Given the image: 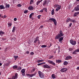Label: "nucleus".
<instances>
[{"label":"nucleus","mask_w":79,"mask_h":79,"mask_svg":"<svg viewBox=\"0 0 79 79\" xmlns=\"http://www.w3.org/2000/svg\"><path fill=\"white\" fill-rule=\"evenodd\" d=\"M26 53L27 54H29V51H26Z\"/></svg>","instance_id":"obj_53"},{"label":"nucleus","mask_w":79,"mask_h":79,"mask_svg":"<svg viewBox=\"0 0 79 79\" xmlns=\"http://www.w3.org/2000/svg\"><path fill=\"white\" fill-rule=\"evenodd\" d=\"M17 6L18 7H19V6H20V4H18V5H17Z\"/></svg>","instance_id":"obj_60"},{"label":"nucleus","mask_w":79,"mask_h":79,"mask_svg":"<svg viewBox=\"0 0 79 79\" xmlns=\"http://www.w3.org/2000/svg\"><path fill=\"white\" fill-rule=\"evenodd\" d=\"M31 15L32 16L34 15V13H32Z\"/></svg>","instance_id":"obj_52"},{"label":"nucleus","mask_w":79,"mask_h":79,"mask_svg":"<svg viewBox=\"0 0 79 79\" xmlns=\"http://www.w3.org/2000/svg\"><path fill=\"white\" fill-rule=\"evenodd\" d=\"M70 42L73 45H75L76 44V41H73V40H70Z\"/></svg>","instance_id":"obj_8"},{"label":"nucleus","mask_w":79,"mask_h":79,"mask_svg":"<svg viewBox=\"0 0 79 79\" xmlns=\"http://www.w3.org/2000/svg\"><path fill=\"white\" fill-rule=\"evenodd\" d=\"M35 73H34L32 74H31L28 73H27L26 74V76L29 78H30V77H32L33 76H35Z\"/></svg>","instance_id":"obj_7"},{"label":"nucleus","mask_w":79,"mask_h":79,"mask_svg":"<svg viewBox=\"0 0 79 79\" xmlns=\"http://www.w3.org/2000/svg\"><path fill=\"white\" fill-rule=\"evenodd\" d=\"M51 46H52V44H50V46H48V47L49 48H50V47H51Z\"/></svg>","instance_id":"obj_59"},{"label":"nucleus","mask_w":79,"mask_h":79,"mask_svg":"<svg viewBox=\"0 0 79 79\" xmlns=\"http://www.w3.org/2000/svg\"><path fill=\"white\" fill-rule=\"evenodd\" d=\"M37 42H38V44H40V40H39V37L38 36H36L35 39V40H34L33 42L34 44H35Z\"/></svg>","instance_id":"obj_4"},{"label":"nucleus","mask_w":79,"mask_h":79,"mask_svg":"<svg viewBox=\"0 0 79 79\" xmlns=\"http://www.w3.org/2000/svg\"><path fill=\"white\" fill-rule=\"evenodd\" d=\"M38 73L39 76L40 78H44V74L42 72H41L40 71H39Z\"/></svg>","instance_id":"obj_5"},{"label":"nucleus","mask_w":79,"mask_h":79,"mask_svg":"<svg viewBox=\"0 0 79 79\" xmlns=\"http://www.w3.org/2000/svg\"><path fill=\"white\" fill-rule=\"evenodd\" d=\"M4 18H6V16L5 15H4Z\"/></svg>","instance_id":"obj_61"},{"label":"nucleus","mask_w":79,"mask_h":79,"mask_svg":"<svg viewBox=\"0 0 79 79\" xmlns=\"http://www.w3.org/2000/svg\"><path fill=\"white\" fill-rule=\"evenodd\" d=\"M40 27L41 28H43V27H44V26L41 25L40 26Z\"/></svg>","instance_id":"obj_58"},{"label":"nucleus","mask_w":79,"mask_h":79,"mask_svg":"<svg viewBox=\"0 0 79 79\" xmlns=\"http://www.w3.org/2000/svg\"><path fill=\"white\" fill-rule=\"evenodd\" d=\"M45 64V62H43V63H41V64Z\"/></svg>","instance_id":"obj_57"},{"label":"nucleus","mask_w":79,"mask_h":79,"mask_svg":"<svg viewBox=\"0 0 79 79\" xmlns=\"http://www.w3.org/2000/svg\"><path fill=\"white\" fill-rule=\"evenodd\" d=\"M14 57L15 58V60H16L17 59V58H18V56H14Z\"/></svg>","instance_id":"obj_40"},{"label":"nucleus","mask_w":79,"mask_h":79,"mask_svg":"<svg viewBox=\"0 0 79 79\" xmlns=\"http://www.w3.org/2000/svg\"><path fill=\"white\" fill-rule=\"evenodd\" d=\"M54 8H57L56 9V11H58L59 10H60L61 9V6L60 5H59L58 4H55L54 5Z\"/></svg>","instance_id":"obj_3"},{"label":"nucleus","mask_w":79,"mask_h":79,"mask_svg":"<svg viewBox=\"0 0 79 79\" xmlns=\"http://www.w3.org/2000/svg\"><path fill=\"white\" fill-rule=\"evenodd\" d=\"M74 10L76 11H79V5H77L74 8Z\"/></svg>","instance_id":"obj_11"},{"label":"nucleus","mask_w":79,"mask_h":79,"mask_svg":"<svg viewBox=\"0 0 79 79\" xmlns=\"http://www.w3.org/2000/svg\"><path fill=\"white\" fill-rule=\"evenodd\" d=\"M9 7H10V4H8L7 3H6L5 8H9Z\"/></svg>","instance_id":"obj_23"},{"label":"nucleus","mask_w":79,"mask_h":79,"mask_svg":"<svg viewBox=\"0 0 79 79\" xmlns=\"http://www.w3.org/2000/svg\"><path fill=\"white\" fill-rule=\"evenodd\" d=\"M25 69H22L21 70V72H22V73H25Z\"/></svg>","instance_id":"obj_28"},{"label":"nucleus","mask_w":79,"mask_h":79,"mask_svg":"<svg viewBox=\"0 0 79 79\" xmlns=\"http://www.w3.org/2000/svg\"><path fill=\"white\" fill-rule=\"evenodd\" d=\"M51 14L52 15H54L55 14V11H54V9H52V11Z\"/></svg>","instance_id":"obj_24"},{"label":"nucleus","mask_w":79,"mask_h":79,"mask_svg":"<svg viewBox=\"0 0 79 79\" xmlns=\"http://www.w3.org/2000/svg\"><path fill=\"white\" fill-rule=\"evenodd\" d=\"M41 15H39L38 16H37V18H38V19H40V17L41 16Z\"/></svg>","instance_id":"obj_37"},{"label":"nucleus","mask_w":79,"mask_h":79,"mask_svg":"<svg viewBox=\"0 0 79 79\" xmlns=\"http://www.w3.org/2000/svg\"><path fill=\"white\" fill-rule=\"evenodd\" d=\"M43 9L41 10H40V13H43Z\"/></svg>","instance_id":"obj_47"},{"label":"nucleus","mask_w":79,"mask_h":79,"mask_svg":"<svg viewBox=\"0 0 79 79\" xmlns=\"http://www.w3.org/2000/svg\"><path fill=\"white\" fill-rule=\"evenodd\" d=\"M43 68H48L50 69L51 68V67L49 65H48V64H45L44 65Z\"/></svg>","instance_id":"obj_10"},{"label":"nucleus","mask_w":79,"mask_h":79,"mask_svg":"<svg viewBox=\"0 0 79 79\" xmlns=\"http://www.w3.org/2000/svg\"><path fill=\"white\" fill-rule=\"evenodd\" d=\"M18 78V74L16 73L15 74V76H12V79H17Z\"/></svg>","instance_id":"obj_13"},{"label":"nucleus","mask_w":79,"mask_h":79,"mask_svg":"<svg viewBox=\"0 0 79 79\" xmlns=\"http://www.w3.org/2000/svg\"><path fill=\"white\" fill-rule=\"evenodd\" d=\"M5 8L4 6L3 5H0V9L2 10L3 9H5Z\"/></svg>","instance_id":"obj_18"},{"label":"nucleus","mask_w":79,"mask_h":79,"mask_svg":"<svg viewBox=\"0 0 79 79\" xmlns=\"http://www.w3.org/2000/svg\"><path fill=\"white\" fill-rule=\"evenodd\" d=\"M40 3L39 1L36 2V5H38L40 4Z\"/></svg>","instance_id":"obj_34"},{"label":"nucleus","mask_w":79,"mask_h":79,"mask_svg":"<svg viewBox=\"0 0 79 79\" xmlns=\"http://www.w3.org/2000/svg\"><path fill=\"white\" fill-rule=\"evenodd\" d=\"M77 52L76 51V50H75L73 51V52L72 54H73V55H74V54H77V52Z\"/></svg>","instance_id":"obj_29"},{"label":"nucleus","mask_w":79,"mask_h":79,"mask_svg":"<svg viewBox=\"0 0 79 79\" xmlns=\"http://www.w3.org/2000/svg\"><path fill=\"white\" fill-rule=\"evenodd\" d=\"M41 47L42 48H44L45 47H47V45H43L41 46Z\"/></svg>","instance_id":"obj_33"},{"label":"nucleus","mask_w":79,"mask_h":79,"mask_svg":"<svg viewBox=\"0 0 79 79\" xmlns=\"http://www.w3.org/2000/svg\"><path fill=\"white\" fill-rule=\"evenodd\" d=\"M56 63H58V64H59V63H61V62H62V61H61V60H56Z\"/></svg>","instance_id":"obj_15"},{"label":"nucleus","mask_w":79,"mask_h":79,"mask_svg":"<svg viewBox=\"0 0 79 79\" xmlns=\"http://www.w3.org/2000/svg\"><path fill=\"white\" fill-rule=\"evenodd\" d=\"M51 77L53 79H55V78H56V75L54 74H53L52 75Z\"/></svg>","instance_id":"obj_19"},{"label":"nucleus","mask_w":79,"mask_h":79,"mask_svg":"<svg viewBox=\"0 0 79 79\" xmlns=\"http://www.w3.org/2000/svg\"><path fill=\"white\" fill-rule=\"evenodd\" d=\"M75 15H78L79 14V12H75Z\"/></svg>","instance_id":"obj_42"},{"label":"nucleus","mask_w":79,"mask_h":79,"mask_svg":"<svg viewBox=\"0 0 79 79\" xmlns=\"http://www.w3.org/2000/svg\"><path fill=\"white\" fill-rule=\"evenodd\" d=\"M75 50H76V52H79V49H77Z\"/></svg>","instance_id":"obj_45"},{"label":"nucleus","mask_w":79,"mask_h":79,"mask_svg":"<svg viewBox=\"0 0 79 79\" xmlns=\"http://www.w3.org/2000/svg\"><path fill=\"white\" fill-rule=\"evenodd\" d=\"M77 69H79V67H78L77 68Z\"/></svg>","instance_id":"obj_63"},{"label":"nucleus","mask_w":79,"mask_h":79,"mask_svg":"<svg viewBox=\"0 0 79 79\" xmlns=\"http://www.w3.org/2000/svg\"><path fill=\"white\" fill-rule=\"evenodd\" d=\"M76 21H75V20H73V22H72V23H76Z\"/></svg>","instance_id":"obj_49"},{"label":"nucleus","mask_w":79,"mask_h":79,"mask_svg":"<svg viewBox=\"0 0 79 79\" xmlns=\"http://www.w3.org/2000/svg\"><path fill=\"white\" fill-rule=\"evenodd\" d=\"M34 53L33 52H31V53H30V55H34Z\"/></svg>","instance_id":"obj_36"},{"label":"nucleus","mask_w":79,"mask_h":79,"mask_svg":"<svg viewBox=\"0 0 79 79\" xmlns=\"http://www.w3.org/2000/svg\"><path fill=\"white\" fill-rule=\"evenodd\" d=\"M43 0H41L40 1H39L40 2H40H42V1H43Z\"/></svg>","instance_id":"obj_64"},{"label":"nucleus","mask_w":79,"mask_h":79,"mask_svg":"<svg viewBox=\"0 0 79 79\" xmlns=\"http://www.w3.org/2000/svg\"><path fill=\"white\" fill-rule=\"evenodd\" d=\"M63 40V37H60V38H59V42H61V41Z\"/></svg>","instance_id":"obj_16"},{"label":"nucleus","mask_w":79,"mask_h":79,"mask_svg":"<svg viewBox=\"0 0 79 79\" xmlns=\"http://www.w3.org/2000/svg\"><path fill=\"white\" fill-rule=\"evenodd\" d=\"M70 21V18H68L66 20V22L67 23H69V21Z\"/></svg>","instance_id":"obj_30"},{"label":"nucleus","mask_w":79,"mask_h":79,"mask_svg":"<svg viewBox=\"0 0 79 79\" xmlns=\"http://www.w3.org/2000/svg\"><path fill=\"white\" fill-rule=\"evenodd\" d=\"M13 69H17L18 68V66L16 65H14L13 67Z\"/></svg>","instance_id":"obj_22"},{"label":"nucleus","mask_w":79,"mask_h":79,"mask_svg":"<svg viewBox=\"0 0 79 79\" xmlns=\"http://www.w3.org/2000/svg\"><path fill=\"white\" fill-rule=\"evenodd\" d=\"M33 3H34V0H31L30 1V5H31V4H32Z\"/></svg>","instance_id":"obj_32"},{"label":"nucleus","mask_w":79,"mask_h":79,"mask_svg":"<svg viewBox=\"0 0 79 79\" xmlns=\"http://www.w3.org/2000/svg\"><path fill=\"white\" fill-rule=\"evenodd\" d=\"M37 65L38 66H40V65H41V63L38 64Z\"/></svg>","instance_id":"obj_56"},{"label":"nucleus","mask_w":79,"mask_h":79,"mask_svg":"<svg viewBox=\"0 0 79 79\" xmlns=\"http://www.w3.org/2000/svg\"><path fill=\"white\" fill-rule=\"evenodd\" d=\"M72 59V57L70 56H67L65 59V60H69Z\"/></svg>","instance_id":"obj_12"},{"label":"nucleus","mask_w":79,"mask_h":79,"mask_svg":"<svg viewBox=\"0 0 79 79\" xmlns=\"http://www.w3.org/2000/svg\"><path fill=\"white\" fill-rule=\"evenodd\" d=\"M27 12H28V11L27 10H25L24 11V13L25 14H26L27 13Z\"/></svg>","instance_id":"obj_35"},{"label":"nucleus","mask_w":79,"mask_h":79,"mask_svg":"<svg viewBox=\"0 0 79 79\" xmlns=\"http://www.w3.org/2000/svg\"><path fill=\"white\" fill-rule=\"evenodd\" d=\"M22 73V76H25V75H26V73Z\"/></svg>","instance_id":"obj_38"},{"label":"nucleus","mask_w":79,"mask_h":79,"mask_svg":"<svg viewBox=\"0 0 79 79\" xmlns=\"http://www.w3.org/2000/svg\"><path fill=\"white\" fill-rule=\"evenodd\" d=\"M32 15L30 14L29 16V18H32Z\"/></svg>","instance_id":"obj_44"},{"label":"nucleus","mask_w":79,"mask_h":79,"mask_svg":"<svg viewBox=\"0 0 79 79\" xmlns=\"http://www.w3.org/2000/svg\"><path fill=\"white\" fill-rule=\"evenodd\" d=\"M49 21L50 23L53 22L55 25H57V22L56 20L53 18H50L49 19Z\"/></svg>","instance_id":"obj_2"},{"label":"nucleus","mask_w":79,"mask_h":79,"mask_svg":"<svg viewBox=\"0 0 79 79\" xmlns=\"http://www.w3.org/2000/svg\"><path fill=\"white\" fill-rule=\"evenodd\" d=\"M63 64L64 66H66L68 64V62L67 61H65L64 62Z\"/></svg>","instance_id":"obj_17"},{"label":"nucleus","mask_w":79,"mask_h":79,"mask_svg":"<svg viewBox=\"0 0 79 79\" xmlns=\"http://www.w3.org/2000/svg\"><path fill=\"white\" fill-rule=\"evenodd\" d=\"M2 40H6V39L4 38H3Z\"/></svg>","instance_id":"obj_62"},{"label":"nucleus","mask_w":79,"mask_h":79,"mask_svg":"<svg viewBox=\"0 0 79 79\" xmlns=\"http://www.w3.org/2000/svg\"><path fill=\"white\" fill-rule=\"evenodd\" d=\"M10 63H11V62L10 61L7 62L6 63V65L7 66H9V65L10 64Z\"/></svg>","instance_id":"obj_21"},{"label":"nucleus","mask_w":79,"mask_h":79,"mask_svg":"<svg viewBox=\"0 0 79 79\" xmlns=\"http://www.w3.org/2000/svg\"><path fill=\"white\" fill-rule=\"evenodd\" d=\"M72 25V23H70L69 25V27H71Z\"/></svg>","instance_id":"obj_50"},{"label":"nucleus","mask_w":79,"mask_h":79,"mask_svg":"<svg viewBox=\"0 0 79 79\" xmlns=\"http://www.w3.org/2000/svg\"><path fill=\"white\" fill-rule=\"evenodd\" d=\"M40 61H41V62H43L44 61V60H40Z\"/></svg>","instance_id":"obj_55"},{"label":"nucleus","mask_w":79,"mask_h":79,"mask_svg":"<svg viewBox=\"0 0 79 79\" xmlns=\"http://www.w3.org/2000/svg\"><path fill=\"white\" fill-rule=\"evenodd\" d=\"M37 62L38 63H40V60H39L37 61Z\"/></svg>","instance_id":"obj_46"},{"label":"nucleus","mask_w":79,"mask_h":79,"mask_svg":"<svg viewBox=\"0 0 79 79\" xmlns=\"http://www.w3.org/2000/svg\"><path fill=\"white\" fill-rule=\"evenodd\" d=\"M73 20L72 19H70V22H72L73 23Z\"/></svg>","instance_id":"obj_54"},{"label":"nucleus","mask_w":79,"mask_h":79,"mask_svg":"<svg viewBox=\"0 0 79 79\" xmlns=\"http://www.w3.org/2000/svg\"><path fill=\"white\" fill-rule=\"evenodd\" d=\"M59 33L60 34H58L55 37V39H59V38H60L61 37H63V36L64 35V34L63 33L62 31H60Z\"/></svg>","instance_id":"obj_1"},{"label":"nucleus","mask_w":79,"mask_h":79,"mask_svg":"<svg viewBox=\"0 0 79 79\" xmlns=\"http://www.w3.org/2000/svg\"><path fill=\"white\" fill-rule=\"evenodd\" d=\"M8 27H11V25H12V24L11 23H8Z\"/></svg>","instance_id":"obj_31"},{"label":"nucleus","mask_w":79,"mask_h":79,"mask_svg":"<svg viewBox=\"0 0 79 79\" xmlns=\"http://www.w3.org/2000/svg\"><path fill=\"white\" fill-rule=\"evenodd\" d=\"M35 71V68H34L32 69V71L33 72H34Z\"/></svg>","instance_id":"obj_43"},{"label":"nucleus","mask_w":79,"mask_h":79,"mask_svg":"<svg viewBox=\"0 0 79 79\" xmlns=\"http://www.w3.org/2000/svg\"><path fill=\"white\" fill-rule=\"evenodd\" d=\"M53 58V56H51L49 58V60H50V59H52V58Z\"/></svg>","instance_id":"obj_41"},{"label":"nucleus","mask_w":79,"mask_h":79,"mask_svg":"<svg viewBox=\"0 0 79 79\" xmlns=\"http://www.w3.org/2000/svg\"><path fill=\"white\" fill-rule=\"evenodd\" d=\"M73 16L74 17H76V16H77V15H76V14H75V13H74V15H73Z\"/></svg>","instance_id":"obj_51"},{"label":"nucleus","mask_w":79,"mask_h":79,"mask_svg":"<svg viewBox=\"0 0 79 79\" xmlns=\"http://www.w3.org/2000/svg\"><path fill=\"white\" fill-rule=\"evenodd\" d=\"M16 29V27H14L13 28V30L12 31V32H15V29Z\"/></svg>","instance_id":"obj_26"},{"label":"nucleus","mask_w":79,"mask_h":79,"mask_svg":"<svg viewBox=\"0 0 79 79\" xmlns=\"http://www.w3.org/2000/svg\"><path fill=\"white\" fill-rule=\"evenodd\" d=\"M5 34V32H3L2 31H0V35H3Z\"/></svg>","instance_id":"obj_25"},{"label":"nucleus","mask_w":79,"mask_h":79,"mask_svg":"<svg viewBox=\"0 0 79 79\" xmlns=\"http://www.w3.org/2000/svg\"><path fill=\"white\" fill-rule=\"evenodd\" d=\"M67 71H68V69L65 68H63L60 70V71L61 73H66Z\"/></svg>","instance_id":"obj_9"},{"label":"nucleus","mask_w":79,"mask_h":79,"mask_svg":"<svg viewBox=\"0 0 79 79\" xmlns=\"http://www.w3.org/2000/svg\"><path fill=\"white\" fill-rule=\"evenodd\" d=\"M43 11H45L46 12H47V9L46 8H44L43 9Z\"/></svg>","instance_id":"obj_27"},{"label":"nucleus","mask_w":79,"mask_h":79,"mask_svg":"<svg viewBox=\"0 0 79 79\" xmlns=\"http://www.w3.org/2000/svg\"><path fill=\"white\" fill-rule=\"evenodd\" d=\"M28 9L29 10H33L34 8H33V6H30L28 7Z\"/></svg>","instance_id":"obj_14"},{"label":"nucleus","mask_w":79,"mask_h":79,"mask_svg":"<svg viewBox=\"0 0 79 79\" xmlns=\"http://www.w3.org/2000/svg\"><path fill=\"white\" fill-rule=\"evenodd\" d=\"M48 62L49 64H50L53 65V66H56V64L53 61L50 60H48Z\"/></svg>","instance_id":"obj_6"},{"label":"nucleus","mask_w":79,"mask_h":79,"mask_svg":"<svg viewBox=\"0 0 79 79\" xmlns=\"http://www.w3.org/2000/svg\"><path fill=\"white\" fill-rule=\"evenodd\" d=\"M46 3H47V0H45L43 2V6H45L46 5Z\"/></svg>","instance_id":"obj_20"},{"label":"nucleus","mask_w":79,"mask_h":79,"mask_svg":"<svg viewBox=\"0 0 79 79\" xmlns=\"http://www.w3.org/2000/svg\"><path fill=\"white\" fill-rule=\"evenodd\" d=\"M14 20L15 21H16L17 20V19L16 18H15L14 19Z\"/></svg>","instance_id":"obj_48"},{"label":"nucleus","mask_w":79,"mask_h":79,"mask_svg":"<svg viewBox=\"0 0 79 79\" xmlns=\"http://www.w3.org/2000/svg\"><path fill=\"white\" fill-rule=\"evenodd\" d=\"M73 50V49L72 48H69V52H71V51H72Z\"/></svg>","instance_id":"obj_39"}]
</instances>
